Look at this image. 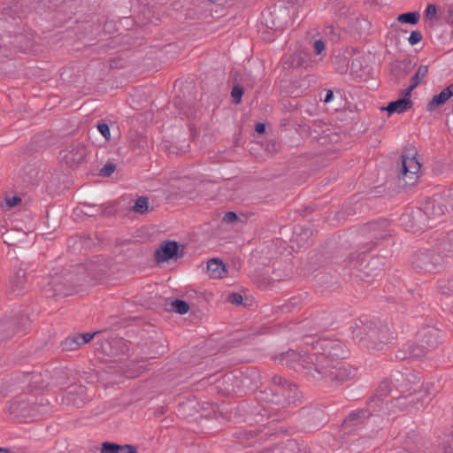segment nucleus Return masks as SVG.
Instances as JSON below:
<instances>
[{"label":"nucleus","mask_w":453,"mask_h":453,"mask_svg":"<svg viewBox=\"0 0 453 453\" xmlns=\"http://www.w3.org/2000/svg\"><path fill=\"white\" fill-rule=\"evenodd\" d=\"M301 397L296 385L280 375L273 376L270 386L257 395V400L266 404L263 411L268 417L272 411L296 404Z\"/></svg>","instance_id":"1"},{"label":"nucleus","mask_w":453,"mask_h":453,"mask_svg":"<svg viewBox=\"0 0 453 453\" xmlns=\"http://www.w3.org/2000/svg\"><path fill=\"white\" fill-rule=\"evenodd\" d=\"M345 350L342 342L338 340L323 339L316 342L311 352L308 363L314 366L316 380H321V374L325 373V367L339 363L345 357Z\"/></svg>","instance_id":"2"},{"label":"nucleus","mask_w":453,"mask_h":453,"mask_svg":"<svg viewBox=\"0 0 453 453\" xmlns=\"http://www.w3.org/2000/svg\"><path fill=\"white\" fill-rule=\"evenodd\" d=\"M80 284V280L73 272L57 273L47 279L42 285V294L46 298H64L71 296L74 288Z\"/></svg>","instance_id":"3"},{"label":"nucleus","mask_w":453,"mask_h":453,"mask_svg":"<svg viewBox=\"0 0 453 453\" xmlns=\"http://www.w3.org/2000/svg\"><path fill=\"white\" fill-rule=\"evenodd\" d=\"M421 172V165L416 158L413 151H404L400 157L397 179L398 184L403 188L414 186Z\"/></svg>","instance_id":"4"},{"label":"nucleus","mask_w":453,"mask_h":453,"mask_svg":"<svg viewBox=\"0 0 453 453\" xmlns=\"http://www.w3.org/2000/svg\"><path fill=\"white\" fill-rule=\"evenodd\" d=\"M310 355L311 353H302L293 349H288L278 356L276 360L281 365H286L305 377L316 380L314 366L307 362Z\"/></svg>","instance_id":"5"},{"label":"nucleus","mask_w":453,"mask_h":453,"mask_svg":"<svg viewBox=\"0 0 453 453\" xmlns=\"http://www.w3.org/2000/svg\"><path fill=\"white\" fill-rule=\"evenodd\" d=\"M219 383L223 386L222 390L226 394L242 395L252 388L253 380L242 372H233L224 375Z\"/></svg>","instance_id":"6"},{"label":"nucleus","mask_w":453,"mask_h":453,"mask_svg":"<svg viewBox=\"0 0 453 453\" xmlns=\"http://www.w3.org/2000/svg\"><path fill=\"white\" fill-rule=\"evenodd\" d=\"M418 342L410 344V355L421 357L435 349L439 343L438 333L434 328H426L419 332Z\"/></svg>","instance_id":"7"},{"label":"nucleus","mask_w":453,"mask_h":453,"mask_svg":"<svg viewBox=\"0 0 453 453\" xmlns=\"http://www.w3.org/2000/svg\"><path fill=\"white\" fill-rule=\"evenodd\" d=\"M87 148L81 142H73L59 152L58 158L67 166L74 168L85 162Z\"/></svg>","instance_id":"8"},{"label":"nucleus","mask_w":453,"mask_h":453,"mask_svg":"<svg viewBox=\"0 0 453 453\" xmlns=\"http://www.w3.org/2000/svg\"><path fill=\"white\" fill-rule=\"evenodd\" d=\"M393 339V334L390 332L388 325L379 319L370 323V343L372 348L381 349L388 344Z\"/></svg>","instance_id":"9"},{"label":"nucleus","mask_w":453,"mask_h":453,"mask_svg":"<svg viewBox=\"0 0 453 453\" xmlns=\"http://www.w3.org/2000/svg\"><path fill=\"white\" fill-rule=\"evenodd\" d=\"M415 64L409 58L395 60L389 65L388 80L393 86L403 85L408 75L412 72Z\"/></svg>","instance_id":"10"},{"label":"nucleus","mask_w":453,"mask_h":453,"mask_svg":"<svg viewBox=\"0 0 453 453\" xmlns=\"http://www.w3.org/2000/svg\"><path fill=\"white\" fill-rule=\"evenodd\" d=\"M28 322L27 316L17 313L0 320V342L12 337L19 330L25 327Z\"/></svg>","instance_id":"11"},{"label":"nucleus","mask_w":453,"mask_h":453,"mask_svg":"<svg viewBox=\"0 0 453 453\" xmlns=\"http://www.w3.org/2000/svg\"><path fill=\"white\" fill-rule=\"evenodd\" d=\"M365 410H357L351 411L348 417L342 421L341 430L344 434H353L360 428L365 427L367 419Z\"/></svg>","instance_id":"12"},{"label":"nucleus","mask_w":453,"mask_h":453,"mask_svg":"<svg viewBox=\"0 0 453 453\" xmlns=\"http://www.w3.org/2000/svg\"><path fill=\"white\" fill-rule=\"evenodd\" d=\"M183 250L175 241H164L155 252V260L157 263L177 259L183 256Z\"/></svg>","instance_id":"13"},{"label":"nucleus","mask_w":453,"mask_h":453,"mask_svg":"<svg viewBox=\"0 0 453 453\" xmlns=\"http://www.w3.org/2000/svg\"><path fill=\"white\" fill-rule=\"evenodd\" d=\"M282 68L285 70L305 68L310 66V56L303 50H296L285 54L280 60Z\"/></svg>","instance_id":"14"},{"label":"nucleus","mask_w":453,"mask_h":453,"mask_svg":"<svg viewBox=\"0 0 453 453\" xmlns=\"http://www.w3.org/2000/svg\"><path fill=\"white\" fill-rule=\"evenodd\" d=\"M388 226L389 222L385 219L370 221V250L390 236Z\"/></svg>","instance_id":"15"},{"label":"nucleus","mask_w":453,"mask_h":453,"mask_svg":"<svg viewBox=\"0 0 453 453\" xmlns=\"http://www.w3.org/2000/svg\"><path fill=\"white\" fill-rule=\"evenodd\" d=\"M423 208L425 210V213L428 215L434 225L435 224V221L441 219L445 212L449 211L446 201L441 196L427 199L423 204Z\"/></svg>","instance_id":"16"},{"label":"nucleus","mask_w":453,"mask_h":453,"mask_svg":"<svg viewBox=\"0 0 453 453\" xmlns=\"http://www.w3.org/2000/svg\"><path fill=\"white\" fill-rule=\"evenodd\" d=\"M32 403V397L27 394H22L11 401L8 411L15 417H27L30 415Z\"/></svg>","instance_id":"17"},{"label":"nucleus","mask_w":453,"mask_h":453,"mask_svg":"<svg viewBox=\"0 0 453 453\" xmlns=\"http://www.w3.org/2000/svg\"><path fill=\"white\" fill-rule=\"evenodd\" d=\"M303 411L306 429H319L327 423L326 413L319 408H307L303 409Z\"/></svg>","instance_id":"18"},{"label":"nucleus","mask_w":453,"mask_h":453,"mask_svg":"<svg viewBox=\"0 0 453 453\" xmlns=\"http://www.w3.org/2000/svg\"><path fill=\"white\" fill-rule=\"evenodd\" d=\"M405 218L408 219V221L404 219L403 222L409 224V226L414 230H424L434 226L423 207L412 210Z\"/></svg>","instance_id":"19"},{"label":"nucleus","mask_w":453,"mask_h":453,"mask_svg":"<svg viewBox=\"0 0 453 453\" xmlns=\"http://www.w3.org/2000/svg\"><path fill=\"white\" fill-rule=\"evenodd\" d=\"M325 373L321 374V379H328L337 384H341L349 380L353 374L350 369L345 366H338V363L325 367Z\"/></svg>","instance_id":"20"},{"label":"nucleus","mask_w":453,"mask_h":453,"mask_svg":"<svg viewBox=\"0 0 453 453\" xmlns=\"http://www.w3.org/2000/svg\"><path fill=\"white\" fill-rule=\"evenodd\" d=\"M368 59L365 55L353 58L350 65V76L357 82L366 81L368 78Z\"/></svg>","instance_id":"21"},{"label":"nucleus","mask_w":453,"mask_h":453,"mask_svg":"<svg viewBox=\"0 0 453 453\" xmlns=\"http://www.w3.org/2000/svg\"><path fill=\"white\" fill-rule=\"evenodd\" d=\"M402 97L388 103L387 106L380 107V111H387L390 115L393 113L401 114L411 109L413 102L411 96L405 95V89L402 91Z\"/></svg>","instance_id":"22"},{"label":"nucleus","mask_w":453,"mask_h":453,"mask_svg":"<svg viewBox=\"0 0 453 453\" xmlns=\"http://www.w3.org/2000/svg\"><path fill=\"white\" fill-rule=\"evenodd\" d=\"M64 400L67 404H71L76 408H81L86 401V388L82 386L74 387L65 392Z\"/></svg>","instance_id":"23"},{"label":"nucleus","mask_w":453,"mask_h":453,"mask_svg":"<svg viewBox=\"0 0 453 453\" xmlns=\"http://www.w3.org/2000/svg\"><path fill=\"white\" fill-rule=\"evenodd\" d=\"M27 285V272L23 268H18L14 271L10 281V290L16 296L20 295Z\"/></svg>","instance_id":"24"},{"label":"nucleus","mask_w":453,"mask_h":453,"mask_svg":"<svg viewBox=\"0 0 453 453\" xmlns=\"http://www.w3.org/2000/svg\"><path fill=\"white\" fill-rule=\"evenodd\" d=\"M104 352L111 356H119V354H126L128 351V345L124 339L114 338L111 341H105L102 346Z\"/></svg>","instance_id":"25"},{"label":"nucleus","mask_w":453,"mask_h":453,"mask_svg":"<svg viewBox=\"0 0 453 453\" xmlns=\"http://www.w3.org/2000/svg\"><path fill=\"white\" fill-rule=\"evenodd\" d=\"M350 265L353 269L364 273V275H360L361 279L368 276V273L365 272V270L368 268L366 250L358 251L352 254L350 257Z\"/></svg>","instance_id":"26"},{"label":"nucleus","mask_w":453,"mask_h":453,"mask_svg":"<svg viewBox=\"0 0 453 453\" xmlns=\"http://www.w3.org/2000/svg\"><path fill=\"white\" fill-rule=\"evenodd\" d=\"M19 177L27 186H35L41 179V172L35 165H27L22 168Z\"/></svg>","instance_id":"27"},{"label":"nucleus","mask_w":453,"mask_h":453,"mask_svg":"<svg viewBox=\"0 0 453 453\" xmlns=\"http://www.w3.org/2000/svg\"><path fill=\"white\" fill-rule=\"evenodd\" d=\"M166 341L161 337L157 336L155 339L151 340L150 342H145L148 347L147 354L150 356V357L155 358L158 355H162L165 352L166 349Z\"/></svg>","instance_id":"28"},{"label":"nucleus","mask_w":453,"mask_h":453,"mask_svg":"<svg viewBox=\"0 0 453 453\" xmlns=\"http://www.w3.org/2000/svg\"><path fill=\"white\" fill-rule=\"evenodd\" d=\"M207 271L211 278L219 279L226 275L225 264L219 258H211L207 263Z\"/></svg>","instance_id":"29"},{"label":"nucleus","mask_w":453,"mask_h":453,"mask_svg":"<svg viewBox=\"0 0 453 453\" xmlns=\"http://www.w3.org/2000/svg\"><path fill=\"white\" fill-rule=\"evenodd\" d=\"M427 73L428 66L424 65H419L415 74L411 79L410 86L405 88V95L411 96V91H413L421 83L422 80L427 75Z\"/></svg>","instance_id":"30"},{"label":"nucleus","mask_w":453,"mask_h":453,"mask_svg":"<svg viewBox=\"0 0 453 453\" xmlns=\"http://www.w3.org/2000/svg\"><path fill=\"white\" fill-rule=\"evenodd\" d=\"M299 451L298 444L294 440H288L286 442L267 449L261 453H297Z\"/></svg>","instance_id":"31"},{"label":"nucleus","mask_w":453,"mask_h":453,"mask_svg":"<svg viewBox=\"0 0 453 453\" xmlns=\"http://www.w3.org/2000/svg\"><path fill=\"white\" fill-rule=\"evenodd\" d=\"M312 234L313 231L310 226H297L294 229L293 239L298 243L304 245Z\"/></svg>","instance_id":"32"},{"label":"nucleus","mask_w":453,"mask_h":453,"mask_svg":"<svg viewBox=\"0 0 453 453\" xmlns=\"http://www.w3.org/2000/svg\"><path fill=\"white\" fill-rule=\"evenodd\" d=\"M431 251L429 250H424L420 251L415 261L413 262L414 265L420 268L424 269L426 271H434V266L431 265Z\"/></svg>","instance_id":"33"},{"label":"nucleus","mask_w":453,"mask_h":453,"mask_svg":"<svg viewBox=\"0 0 453 453\" xmlns=\"http://www.w3.org/2000/svg\"><path fill=\"white\" fill-rule=\"evenodd\" d=\"M449 99V95L445 88L438 95L433 96V98L429 101L426 105L427 111H433L437 109L439 106L444 104Z\"/></svg>","instance_id":"34"},{"label":"nucleus","mask_w":453,"mask_h":453,"mask_svg":"<svg viewBox=\"0 0 453 453\" xmlns=\"http://www.w3.org/2000/svg\"><path fill=\"white\" fill-rule=\"evenodd\" d=\"M332 64L337 73L343 74L348 71L349 62L346 56L338 54L333 58Z\"/></svg>","instance_id":"35"},{"label":"nucleus","mask_w":453,"mask_h":453,"mask_svg":"<svg viewBox=\"0 0 453 453\" xmlns=\"http://www.w3.org/2000/svg\"><path fill=\"white\" fill-rule=\"evenodd\" d=\"M76 334L67 336L62 342L61 347L63 351L71 352L78 349L81 345L77 339Z\"/></svg>","instance_id":"36"},{"label":"nucleus","mask_w":453,"mask_h":453,"mask_svg":"<svg viewBox=\"0 0 453 453\" xmlns=\"http://www.w3.org/2000/svg\"><path fill=\"white\" fill-rule=\"evenodd\" d=\"M390 391H391L390 382L388 380L384 379L379 383L378 387L376 388L375 394H374L373 397L377 400H381L384 397H386L387 395H388Z\"/></svg>","instance_id":"37"},{"label":"nucleus","mask_w":453,"mask_h":453,"mask_svg":"<svg viewBox=\"0 0 453 453\" xmlns=\"http://www.w3.org/2000/svg\"><path fill=\"white\" fill-rule=\"evenodd\" d=\"M169 310L173 311L178 314L183 315L188 313L189 311V304L184 300L174 299L171 301Z\"/></svg>","instance_id":"38"},{"label":"nucleus","mask_w":453,"mask_h":453,"mask_svg":"<svg viewBox=\"0 0 453 453\" xmlns=\"http://www.w3.org/2000/svg\"><path fill=\"white\" fill-rule=\"evenodd\" d=\"M420 14L418 12H410L398 15L396 20L401 23L415 25L418 22Z\"/></svg>","instance_id":"39"},{"label":"nucleus","mask_w":453,"mask_h":453,"mask_svg":"<svg viewBox=\"0 0 453 453\" xmlns=\"http://www.w3.org/2000/svg\"><path fill=\"white\" fill-rule=\"evenodd\" d=\"M148 209L149 198L146 196H139L135 200L134 204L132 206V211L140 214L145 213L146 211H148Z\"/></svg>","instance_id":"40"},{"label":"nucleus","mask_w":453,"mask_h":453,"mask_svg":"<svg viewBox=\"0 0 453 453\" xmlns=\"http://www.w3.org/2000/svg\"><path fill=\"white\" fill-rule=\"evenodd\" d=\"M441 250L444 253L445 257H449V254L453 253V230L441 242Z\"/></svg>","instance_id":"41"},{"label":"nucleus","mask_w":453,"mask_h":453,"mask_svg":"<svg viewBox=\"0 0 453 453\" xmlns=\"http://www.w3.org/2000/svg\"><path fill=\"white\" fill-rule=\"evenodd\" d=\"M173 104L176 108H178L180 112H183L187 117H189L193 114V110L191 106V103L189 102H182V100L179 97L174 98Z\"/></svg>","instance_id":"42"},{"label":"nucleus","mask_w":453,"mask_h":453,"mask_svg":"<svg viewBox=\"0 0 453 453\" xmlns=\"http://www.w3.org/2000/svg\"><path fill=\"white\" fill-rule=\"evenodd\" d=\"M438 290L441 295H453V279L439 280Z\"/></svg>","instance_id":"43"},{"label":"nucleus","mask_w":453,"mask_h":453,"mask_svg":"<svg viewBox=\"0 0 453 453\" xmlns=\"http://www.w3.org/2000/svg\"><path fill=\"white\" fill-rule=\"evenodd\" d=\"M444 253L440 250L439 253L431 252V265L434 266V271L440 270L443 264H444V258H443Z\"/></svg>","instance_id":"44"},{"label":"nucleus","mask_w":453,"mask_h":453,"mask_svg":"<svg viewBox=\"0 0 453 453\" xmlns=\"http://www.w3.org/2000/svg\"><path fill=\"white\" fill-rule=\"evenodd\" d=\"M323 34L326 37L329 38L332 42H337L340 38V30L332 25L326 26Z\"/></svg>","instance_id":"45"},{"label":"nucleus","mask_w":453,"mask_h":453,"mask_svg":"<svg viewBox=\"0 0 453 453\" xmlns=\"http://www.w3.org/2000/svg\"><path fill=\"white\" fill-rule=\"evenodd\" d=\"M119 449H121V445L104 441L102 443L101 453H119Z\"/></svg>","instance_id":"46"},{"label":"nucleus","mask_w":453,"mask_h":453,"mask_svg":"<svg viewBox=\"0 0 453 453\" xmlns=\"http://www.w3.org/2000/svg\"><path fill=\"white\" fill-rule=\"evenodd\" d=\"M244 90L242 87L236 85L234 86L231 91V96L233 98V102L236 104H240L242 101V97L243 96Z\"/></svg>","instance_id":"47"},{"label":"nucleus","mask_w":453,"mask_h":453,"mask_svg":"<svg viewBox=\"0 0 453 453\" xmlns=\"http://www.w3.org/2000/svg\"><path fill=\"white\" fill-rule=\"evenodd\" d=\"M115 169H116V165L111 162H108L100 170V175L104 176V177H109L114 173Z\"/></svg>","instance_id":"48"},{"label":"nucleus","mask_w":453,"mask_h":453,"mask_svg":"<svg viewBox=\"0 0 453 453\" xmlns=\"http://www.w3.org/2000/svg\"><path fill=\"white\" fill-rule=\"evenodd\" d=\"M96 334H98V332L76 334V335L78 337L77 339H79V342H81V345L82 346L89 342Z\"/></svg>","instance_id":"49"},{"label":"nucleus","mask_w":453,"mask_h":453,"mask_svg":"<svg viewBox=\"0 0 453 453\" xmlns=\"http://www.w3.org/2000/svg\"><path fill=\"white\" fill-rule=\"evenodd\" d=\"M97 130L100 132V134L104 136V138L107 141L111 138V132L110 127L108 124L106 123H98L97 124Z\"/></svg>","instance_id":"50"},{"label":"nucleus","mask_w":453,"mask_h":453,"mask_svg":"<svg viewBox=\"0 0 453 453\" xmlns=\"http://www.w3.org/2000/svg\"><path fill=\"white\" fill-rule=\"evenodd\" d=\"M238 215L234 211L226 212L223 217V222L226 224H235L239 221Z\"/></svg>","instance_id":"51"},{"label":"nucleus","mask_w":453,"mask_h":453,"mask_svg":"<svg viewBox=\"0 0 453 453\" xmlns=\"http://www.w3.org/2000/svg\"><path fill=\"white\" fill-rule=\"evenodd\" d=\"M423 36L419 31H412L408 38V42L411 45H415L421 42Z\"/></svg>","instance_id":"52"},{"label":"nucleus","mask_w":453,"mask_h":453,"mask_svg":"<svg viewBox=\"0 0 453 453\" xmlns=\"http://www.w3.org/2000/svg\"><path fill=\"white\" fill-rule=\"evenodd\" d=\"M227 301L232 304L239 305L242 303L243 298L239 293H231L227 296Z\"/></svg>","instance_id":"53"},{"label":"nucleus","mask_w":453,"mask_h":453,"mask_svg":"<svg viewBox=\"0 0 453 453\" xmlns=\"http://www.w3.org/2000/svg\"><path fill=\"white\" fill-rule=\"evenodd\" d=\"M396 358H398L399 360H405L407 358H410V357H414L413 356H411L410 355V345L407 346V349H399L397 352H396V355H395Z\"/></svg>","instance_id":"54"},{"label":"nucleus","mask_w":453,"mask_h":453,"mask_svg":"<svg viewBox=\"0 0 453 453\" xmlns=\"http://www.w3.org/2000/svg\"><path fill=\"white\" fill-rule=\"evenodd\" d=\"M20 202H21V198L19 196H13L12 197L5 198V203L8 208L15 207Z\"/></svg>","instance_id":"55"},{"label":"nucleus","mask_w":453,"mask_h":453,"mask_svg":"<svg viewBox=\"0 0 453 453\" xmlns=\"http://www.w3.org/2000/svg\"><path fill=\"white\" fill-rule=\"evenodd\" d=\"M325 50V42L323 40H316L313 43V51L316 55H319Z\"/></svg>","instance_id":"56"},{"label":"nucleus","mask_w":453,"mask_h":453,"mask_svg":"<svg viewBox=\"0 0 453 453\" xmlns=\"http://www.w3.org/2000/svg\"><path fill=\"white\" fill-rule=\"evenodd\" d=\"M426 18L428 19H433L436 15V7L434 4H429L426 6V12H425Z\"/></svg>","instance_id":"57"},{"label":"nucleus","mask_w":453,"mask_h":453,"mask_svg":"<svg viewBox=\"0 0 453 453\" xmlns=\"http://www.w3.org/2000/svg\"><path fill=\"white\" fill-rule=\"evenodd\" d=\"M260 433L259 430L254 429V430H245L241 433V439H247L253 438L258 435Z\"/></svg>","instance_id":"58"},{"label":"nucleus","mask_w":453,"mask_h":453,"mask_svg":"<svg viewBox=\"0 0 453 453\" xmlns=\"http://www.w3.org/2000/svg\"><path fill=\"white\" fill-rule=\"evenodd\" d=\"M119 453H137V449L134 445L125 444L121 445V449H119Z\"/></svg>","instance_id":"59"},{"label":"nucleus","mask_w":453,"mask_h":453,"mask_svg":"<svg viewBox=\"0 0 453 453\" xmlns=\"http://www.w3.org/2000/svg\"><path fill=\"white\" fill-rule=\"evenodd\" d=\"M334 98V92L333 90L331 89H327L326 90V95H325V97L323 99L324 103L327 104L329 102H331Z\"/></svg>","instance_id":"60"},{"label":"nucleus","mask_w":453,"mask_h":453,"mask_svg":"<svg viewBox=\"0 0 453 453\" xmlns=\"http://www.w3.org/2000/svg\"><path fill=\"white\" fill-rule=\"evenodd\" d=\"M255 130L257 134H264L265 132V125L264 123H257Z\"/></svg>","instance_id":"61"},{"label":"nucleus","mask_w":453,"mask_h":453,"mask_svg":"<svg viewBox=\"0 0 453 453\" xmlns=\"http://www.w3.org/2000/svg\"><path fill=\"white\" fill-rule=\"evenodd\" d=\"M447 95H449V98L453 96V83L445 88Z\"/></svg>","instance_id":"62"},{"label":"nucleus","mask_w":453,"mask_h":453,"mask_svg":"<svg viewBox=\"0 0 453 453\" xmlns=\"http://www.w3.org/2000/svg\"><path fill=\"white\" fill-rule=\"evenodd\" d=\"M328 325H329V324H328V323H326V322H322V323H319V324L317 325V326H318V328H319V330H325V329H326V327L328 326Z\"/></svg>","instance_id":"63"},{"label":"nucleus","mask_w":453,"mask_h":453,"mask_svg":"<svg viewBox=\"0 0 453 453\" xmlns=\"http://www.w3.org/2000/svg\"><path fill=\"white\" fill-rule=\"evenodd\" d=\"M0 453H16V452L12 451L9 448H2V447H0Z\"/></svg>","instance_id":"64"}]
</instances>
